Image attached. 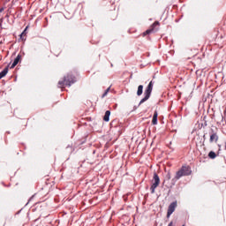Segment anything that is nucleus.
Segmentation results:
<instances>
[{
    "label": "nucleus",
    "mask_w": 226,
    "mask_h": 226,
    "mask_svg": "<svg viewBox=\"0 0 226 226\" xmlns=\"http://www.w3.org/2000/svg\"><path fill=\"white\" fill-rule=\"evenodd\" d=\"M16 65H17V64H15V62H13L12 64L11 65V69L15 68Z\"/></svg>",
    "instance_id": "2eb2a0df"
},
{
    "label": "nucleus",
    "mask_w": 226,
    "mask_h": 226,
    "mask_svg": "<svg viewBox=\"0 0 226 226\" xmlns=\"http://www.w3.org/2000/svg\"><path fill=\"white\" fill-rule=\"evenodd\" d=\"M151 93H153V81H150L147 85L145 92H144V98H142L139 103V107L142 105V103H145V102H147L149 98H151Z\"/></svg>",
    "instance_id": "7ed1b4c3"
},
{
    "label": "nucleus",
    "mask_w": 226,
    "mask_h": 226,
    "mask_svg": "<svg viewBox=\"0 0 226 226\" xmlns=\"http://www.w3.org/2000/svg\"><path fill=\"white\" fill-rule=\"evenodd\" d=\"M152 124H154V125L158 124V111H156V110L154 112Z\"/></svg>",
    "instance_id": "6e6552de"
},
{
    "label": "nucleus",
    "mask_w": 226,
    "mask_h": 226,
    "mask_svg": "<svg viewBox=\"0 0 226 226\" xmlns=\"http://www.w3.org/2000/svg\"><path fill=\"white\" fill-rule=\"evenodd\" d=\"M8 66L5 67L1 72H0V80L1 79H3L4 77H6V75H8Z\"/></svg>",
    "instance_id": "9b49d317"
},
{
    "label": "nucleus",
    "mask_w": 226,
    "mask_h": 226,
    "mask_svg": "<svg viewBox=\"0 0 226 226\" xmlns=\"http://www.w3.org/2000/svg\"><path fill=\"white\" fill-rule=\"evenodd\" d=\"M166 177H167V179H170V173H168Z\"/></svg>",
    "instance_id": "a211bd4d"
},
{
    "label": "nucleus",
    "mask_w": 226,
    "mask_h": 226,
    "mask_svg": "<svg viewBox=\"0 0 226 226\" xmlns=\"http://www.w3.org/2000/svg\"><path fill=\"white\" fill-rule=\"evenodd\" d=\"M76 82L77 78H75L72 73H68L67 76L64 77V80L58 81V87H64V86L71 87L72 84H75Z\"/></svg>",
    "instance_id": "f03ea898"
},
{
    "label": "nucleus",
    "mask_w": 226,
    "mask_h": 226,
    "mask_svg": "<svg viewBox=\"0 0 226 226\" xmlns=\"http://www.w3.org/2000/svg\"><path fill=\"white\" fill-rule=\"evenodd\" d=\"M107 94H109L107 92H104L102 94V98H105V96H107Z\"/></svg>",
    "instance_id": "f3484780"
},
{
    "label": "nucleus",
    "mask_w": 226,
    "mask_h": 226,
    "mask_svg": "<svg viewBox=\"0 0 226 226\" xmlns=\"http://www.w3.org/2000/svg\"><path fill=\"white\" fill-rule=\"evenodd\" d=\"M192 175V168L190 166H182L181 169L177 171L175 177L172 179L173 183L181 179V177L185 176H191Z\"/></svg>",
    "instance_id": "f257e3e1"
},
{
    "label": "nucleus",
    "mask_w": 226,
    "mask_h": 226,
    "mask_svg": "<svg viewBox=\"0 0 226 226\" xmlns=\"http://www.w3.org/2000/svg\"><path fill=\"white\" fill-rule=\"evenodd\" d=\"M208 158H210L211 160H215V158H216V153H215V151H210L208 153Z\"/></svg>",
    "instance_id": "f8f14e48"
},
{
    "label": "nucleus",
    "mask_w": 226,
    "mask_h": 226,
    "mask_svg": "<svg viewBox=\"0 0 226 226\" xmlns=\"http://www.w3.org/2000/svg\"><path fill=\"white\" fill-rule=\"evenodd\" d=\"M158 26H160V22L159 21L154 22V24H152L150 28L146 30L143 33V36H147V34H151V33H156V31H158Z\"/></svg>",
    "instance_id": "39448f33"
},
{
    "label": "nucleus",
    "mask_w": 226,
    "mask_h": 226,
    "mask_svg": "<svg viewBox=\"0 0 226 226\" xmlns=\"http://www.w3.org/2000/svg\"><path fill=\"white\" fill-rule=\"evenodd\" d=\"M168 226H173V222H170L168 224Z\"/></svg>",
    "instance_id": "aec40b11"
},
{
    "label": "nucleus",
    "mask_w": 226,
    "mask_h": 226,
    "mask_svg": "<svg viewBox=\"0 0 226 226\" xmlns=\"http://www.w3.org/2000/svg\"><path fill=\"white\" fill-rule=\"evenodd\" d=\"M176 207H177V201H173L170 204L167 212V218H170L172 213L176 211Z\"/></svg>",
    "instance_id": "423d86ee"
},
{
    "label": "nucleus",
    "mask_w": 226,
    "mask_h": 226,
    "mask_svg": "<svg viewBox=\"0 0 226 226\" xmlns=\"http://www.w3.org/2000/svg\"><path fill=\"white\" fill-rule=\"evenodd\" d=\"M27 28H28V26H26V28H25V30L20 34V39L21 40H26V39H24V35H26V34H27Z\"/></svg>",
    "instance_id": "ddd939ff"
},
{
    "label": "nucleus",
    "mask_w": 226,
    "mask_h": 226,
    "mask_svg": "<svg viewBox=\"0 0 226 226\" xmlns=\"http://www.w3.org/2000/svg\"><path fill=\"white\" fill-rule=\"evenodd\" d=\"M152 183L153 184L150 187V190H151V193H154L156 188L160 186V177L158 176V173L156 172L154 173Z\"/></svg>",
    "instance_id": "20e7f679"
},
{
    "label": "nucleus",
    "mask_w": 226,
    "mask_h": 226,
    "mask_svg": "<svg viewBox=\"0 0 226 226\" xmlns=\"http://www.w3.org/2000/svg\"><path fill=\"white\" fill-rule=\"evenodd\" d=\"M3 11H4V7L0 8V13H3Z\"/></svg>",
    "instance_id": "dca6fc26"
},
{
    "label": "nucleus",
    "mask_w": 226,
    "mask_h": 226,
    "mask_svg": "<svg viewBox=\"0 0 226 226\" xmlns=\"http://www.w3.org/2000/svg\"><path fill=\"white\" fill-rule=\"evenodd\" d=\"M1 26H3V25L0 23V27H1Z\"/></svg>",
    "instance_id": "412c9836"
},
{
    "label": "nucleus",
    "mask_w": 226,
    "mask_h": 226,
    "mask_svg": "<svg viewBox=\"0 0 226 226\" xmlns=\"http://www.w3.org/2000/svg\"><path fill=\"white\" fill-rule=\"evenodd\" d=\"M209 134H210V139H209L210 143L218 142V139H219L218 133L215 132V129H211Z\"/></svg>",
    "instance_id": "0eeeda50"
},
{
    "label": "nucleus",
    "mask_w": 226,
    "mask_h": 226,
    "mask_svg": "<svg viewBox=\"0 0 226 226\" xmlns=\"http://www.w3.org/2000/svg\"><path fill=\"white\" fill-rule=\"evenodd\" d=\"M103 121H105L106 123H109L110 121V110H107L105 112V115L103 117Z\"/></svg>",
    "instance_id": "1a4fd4ad"
},
{
    "label": "nucleus",
    "mask_w": 226,
    "mask_h": 226,
    "mask_svg": "<svg viewBox=\"0 0 226 226\" xmlns=\"http://www.w3.org/2000/svg\"><path fill=\"white\" fill-rule=\"evenodd\" d=\"M142 93H144V86L139 85L137 90V96H142Z\"/></svg>",
    "instance_id": "9d476101"
},
{
    "label": "nucleus",
    "mask_w": 226,
    "mask_h": 226,
    "mask_svg": "<svg viewBox=\"0 0 226 226\" xmlns=\"http://www.w3.org/2000/svg\"><path fill=\"white\" fill-rule=\"evenodd\" d=\"M21 57H22V56H21L20 55H18V56L15 57L13 63L19 64V63Z\"/></svg>",
    "instance_id": "4468645a"
},
{
    "label": "nucleus",
    "mask_w": 226,
    "mask_h": 226,
    "mask_svg": "<svg viewBox=\"0 0 226 226\" xmlns=\"http://www.w3.org/2000/svg\"><path fill=\"white\" fill-rule=\"evenodd\" d=\"M109 91H110V87H108L105 92H107L109 94Z\"/></svg>",
    "instance_id": "6ab92c4d"
}]
</instances>
